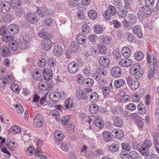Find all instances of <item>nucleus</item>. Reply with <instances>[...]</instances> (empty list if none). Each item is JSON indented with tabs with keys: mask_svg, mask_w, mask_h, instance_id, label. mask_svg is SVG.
I'll return each instance as SVG.
<instances>
[{
	"mask_svg": "<svg viewBox=\"0 0 159 159\" xmlns=\"http://www.w3.org/2000/svg\"><path fill=\"white\" fill-rule=\"evenodd\" d=\"M128 15L129 23L131 25H135L137 21L136 15L133 14H129Z\"/></svg>",
	"mask_w": 159,
	"mask_h": 159,
	"instance_id": "412c9836",
	"label": "nucleus"
},
{
	"mask_svg": "<svg viewBox=\"0 0 159 159\" xmlns=\"http://www.w3.org/2000/svg\"><path fill=\"white\" fill-rule=\"evenodd\" d=\"M102 134L103 139L105 141L108 142L111 140L112 137L110 132L105 131L103 132Z\"/></svg>",
	"mask_w": 159,
	"mask_h": 159,
	"instance_id": "a878e982",
	"label": "nucleus"
},
{
	"mask_svg": "<svg viewBox=\"0 0 159 159\" xmlns=\"http://www.w3.org/2000/svg\"><path fill=\"white\" fill-rule=\"evenodd\" d=\"M13 107L15 109L16 112L18 113H22L23 111V107L20 104H14L13 105Z\"/></svg>",
	"mask_w": 159,
	"mask_h": 159,
	"instance_id": "37998d69",
	"label": "nucleus"
},
{
	"mask_svg": "<svg viewBox=\"0 0 159 159\" xmlns=\"http://www.w3.org/2000/svg\"><path fill=\"white\" fill-rule=\"evenodd\" d=\"M147 59L148 63L150 64L153 62V64L154 65V62L156 61V56L155 54H152L150 55L148 53L147 54Z\"/></svg>",
	"mask_w": 159,
	"mask_h": 159,
	"instance_id": "c756f323",
	"label": "nucleus"
},
{
	"mask_svg": "<svg viewBox=\"0 0 159 159\" xmlns=\"http://www.w3.org/2000/svg\"><path fill=\"white\" fill-rule=\"evenodd\" d=\"M127 14L126 11H124L121 9H120L117 12V14L120 17L125 18L126 17Z\"/></svg>",
	"mask_w": 159,
	"mask_h": 159,
	"instance_id": "6e6d98bb",
	"label": "nucleus"
},
{
	"mask_svg": "<svg viewBox=\"0 0 159 159\" xmlns=\"http://www.w3.org/2000/svg\"><path fill=\"white\" fill-rule=\"evenodd\" d=\"M141 98V96L137 93H134L132 95V100L134 102H139Z\"/></svg>",
	"mask_w": 159,
	"mask_h": 159,
	"instance_id": "864d4df0",
	"label": "nucleus"
},
{
	"mask_svg": "<svg viewBox=\"0 0 159 159\" xmlns=\"http://www.w3.org/2000/svg\"><path fill=\"white\" fill-rule=\"evenodd\" d=\"M46 60L43 58H41L38 62V66L41 67H44L46 65Z\"/></svg>",
	"mask_w": 159,
	"mask_h": 159,
	"instance_id": "5fc2aeb1",
	"label": "nucleus"
},
{
	"mask_svg": "<svg viewBox=\"0 0 159 159\" xmlns=\"http://www.w3.org/2000/svg\"><path fill=\"white\" fill-rule=\"evenodd\" d=\"M125 83V81L122 79L116 80L114 85L116 88H119Z\"/></svg>",
	"mask_w": 159,
	"mask_h": 159,
	"instance_id": "58836bf2",
	"label": "nucleus"
},
{
	"mask_svg": "<svg viewBox=\"0 0 159 159\" xmlns=\"http://www.w3.org/2000/svg\"><path fill=\"white\" fill-rule=\"evenodd\" d=\"M38 35L40 37L43 38L45 39L48 38H52V37L50 34L46 32L43 31V30H41L40 32L38 33Z\"/></svg>",
	"mask_w": 159,
	"mask_h": 159,
	"instance_id": "72a5a7b5",
	"label": "nucleus"
},
{
	"mask_svg": "<svg viewBox=\"0 0 159 159\" xmlns=\"http://www.w3.org/2000/svg\"><path fill=\"white\" fill-rule=\"evenodd\" d=\"M114 124L117 127H121L124 125V121L120 117L116 116L114 118Z\"/></svg>",
	"mask_w": 159,
	"mask_h": 159,
	"instance_id": "aec40b11",
	"label": "nucleus"
},
{
	"mask_svg": "<svg viewBox=\"0 0 159 159\" xmlns=\"http://www.w3.org/2000/svg\"><path fill=\"white\" fill-rule=\"evenodd\" d=\"M0 54L3 57H7L10 55V49L6 46H2L0 49Z\"/></svg>",
	"mask_w": 159,
	"mask_h": 159,
	"instance_id": "9b49d317",
	"label": "nucleus"
},
{
	"mask_svg": "<svg viewBox=\"0 0 159 159\" xmlns=\"http://www.w3.org/2000/svg\"><path fill=\"white\" fill-rule=\"evenodd\" d=\"M98 52L100 54H104L106 53L107 48L105 46L102 44L100 43L97 46Z\"/></svg>",
	"mask_w": 159,
	"mask_h": 159,
	"instance_id": "cd10ccee",
	"label": "nucleus"
},
{
	"mask_svg": "<svg viewBox=\"0 0 159 159\" xmlns=\"http://www.w3.org/2000/svg\"><path fill=\"white\" fill-rule=\"evenodd\" d=\"M112 54L113 56L116 60H118L121 58V54L116 50L113 51Z\"/></svg>",
	"mask_w": 159,
	"mask_h": 159,
	"instance_id": "09e8293b",
	"label": "nucleus"
},
{
	"mask_svg": "<svg viewBox=\"0 0 159 159\" xmlns=\"http://www.w3.org/2000/svg\"><path fill=\"white\" fill-rule=\"evenodd\" d=\"M138 110L139 112L142 115H144L147 112L146 109L144 105L140 103L138 105Z\"/></svg>",
	"mask_w": 159,
	"mask_h": 159,
	"instance_id": "7c9ffc66",
	"label": "nucleus"
},
{
	"mask_svg": "<svg viewBox=\"0 0 159 159\" xmlns=\"http://www.w3.org/2000/svg\"><path fill=\"white\" fill-rule=\"evenodd\" d=\"M88 38L90 42L94 43L97 39V36L96 34H92L89 35Z\"/></svg>",
	"mask_w": 159,
	"mask_h": 159,
	"instance_id": "0e129e2a",
	"label": "nucleus"
},
{
	"mask_svg": "<svg viewBox=\"0 0 159 159\" xmlns=\"http://www.w3.org/2000/svg\"><path fill=\"white\" fill-rule=\"evenodd\" d=\"M41 117V116L39 114L34 117V125L35 127L39 128L42 126L43 121L40 118Z\"/></svg>",
	"mask_w": 159,
	"mask_h": 159,
	"instance_id": "ddd939ff",
	"label": "nucleus"
},
{
	"mask_svg": "<svg viewBox=\"0 0 159 159\" xmlns=\"http://www.w3.org/2000/svg\"><path fill=\"white\" fill-rule=\"evenodd\" d=\"M122 70L118 66H115L112 68L111 70V75L114 78H117L121 75Z\"/></svg>",
	"mask_w": 159,
	"mask_h": 159,
	"instance_id": "20e7f679",
	"label": "nucleus"
},
{
	"mask_svg": "<svg viewBox=\"0 0 159 159\" xmlns=\"http://www.w3.org/2000/svg\"><path fill=\"white\" fill-rule=\"evenodd\" d=\"M41 72L38 71H34L33 75V78L36 80H40V76L41 75Z\"/></svg>",
	"mask_w": 159,
	"mask_h": 159,
	"instance_id": "13d9d810",
	"label": "nucleus"
},
{
	"mask_svg": "<svg viewBox=\"0 0 159 159\" xmlns=\"http://www.w3.org/2000/svg\"><path fill=\"white\" fill-rule=\"evenodd\" d=\"M25 17L27 20L30 24H35L38 21L37 16L31 13H28L25 15Z\"/></svg>",
	"mask_w": 159,
	"mask_h": 159,
	"instance_id": "39448f33",
	"label": "nucleus"
},
{
	"mask_svg": "<svg viewBox=\"0 0 159 159\" xmlns=\"http://www.w3.org/2000/svg\"><path fill=\"white\" fill-rule=\"evenodd\" d=\"M97 50V49L95 48H92L90 50L87 51L85 53L86 57H88L90 56H92L93 57L96 56L98 53Z\"/></svg>",
	"mask_w": 159,
	"mask_h": 159,
	"instance_id": "4be33fe9",
	"label": "nucleus"
},
{
	"mask_svg": "<svg viewBox=\"0 0 159 159\" xmlns=\"http://www.w3.org/2000/svg\"><path fill=\"white\" fill-rule=\"evenodd\" d=\"M103 15L105 18L107 20H110L112 16L110 13L107 10L103 12Z\"/></svg>",
	"mask_w": 159,
	"mask_h": 159,
	"instance_id": "338daca9",
	"label": "nucleus"
},
{
	"mask_svg": "<svg viewBox=\"0 0 159 159\" xmlns=\"http://www.w3.org/2000/svg\"><path fill=\"white\" fill-rule=\"evenodd\" d=\"M99 110V107L96 104L91 105L90 106V111L92 114H94L97 112Z\"/></svg>",
	"mask_w": 159,
	"mask_h": 159,
	"instance_id": "a19ab883",
	"label": "nucleus"
},
{
	"mask_svg": "<svg viewBox=\"0 0 159 159\" xmlns=\"http://www.w3.org/2000/svg\"><path fill=\"white\" fill-rule=\"evenodd\" d=\"M143 11V15L146 17L149 16L152 11V9L150 8L148 6H144L140 7V11Z\"/></svg>",
	"mask_w": 159,
	"mask_h": 159,
	"instance_id": "a211bd4d",
	"label": "nucleus"
},
{
	"mask_svg": "<svg viewBox=\"0 0 159 159\" xmlns=\"http://www.w3.org/2000/svg\"><path fill=\"white\" fill-rule=\"evenodd\" d=\"M10 131L14 134L19 133L21 132L20 128L17 126L15 125L11 128Z\"/></svg>",
	"mask_w": 159,
	"mask_h": 159,
	"instance_id": "de8ad7c7",
	"label": "nucleus"
},
{
	"mask_svg": "<svg viewBox=\"0 0 159 159\" xmlns=\"http://www.w3.org/2000/svg\"><path fill=\"white\" fill-rule=\"evenodd\" d=\"M61 93L57 91H54L50 93L49 95V97L54 104L56 103L58 101V100L61 98Z\"/></svg>",
	"mask_w": 159,
	"mask_h": 159,
	"instance_id": "7ed1b4c3",
	"label": "nucleus"
},
{
	"mask_svg": "<svg viewBox=\"0 0 159 159\" xmlns=\"http://www.w3.org/2000/svg\"><path fill=\"white\" fill-rule=\"evenodd\" d=\"M109 150L112 152H118L119 149V146L116 143H114L110 145L109 148Z\"/></svg>",
	"mask_w": 159,
	"mask_h": 159,
	"instance_id": "ea45409f",
	"label": "nucleus"
},
{
	"mask_svg": "<svg viewBox=\"0 0 159 159\" xmlns=\"http://www.w3.org/2000/svg\"><path fill=\"white\" fill-rule=\"evenodd\" d=\"M89 16L92 19L96 18L97 17V14L96 12L93 10H90L88 13Z\"/></svg>",
	"mask_w": 159,
	"mask_h": 159,
	"instance_id": "4d7b16f0",
	"label": "nucleus"
},
{
	"mask_svg": "<svg viewBox=\"0 0 159 159\" xmlns=\"http://www.w3.org/2000/svg\"><path fill=\"white\" fill-rule=\"evenodd\" d=\"M98 95L96 92H91L90 94H89L86 97L87 99L89 98L90 100H92V101H97L99 98Z\"/></svg>",
	"mask_w": 159,
	"mask_h": 159,
	"instance_id": "bb28decb",
	"label": "nucleus"
},
{
	"mask_svg": "<svg viewBox=\"0 0 159 159\" xmlns=\"http://www.w3.org/2000/svg\"><path fill=\"white\" fill-rule=\"evenodd\" d=\"M131 66L132 68L130 71H133V74L140 69V65L138 63L133 64Z\"/></svg>",
	"mask_w": 159,
	"mask_h": 159,
	"instance_id": "a18cd8bd",
	"label": "nucleus"
},
{
	"mask_svg": "<svg viewBox=\"0 0 159 159\" xmlns=\"http://www.w3.org/2000/svg\"><path fill=\"white\" fill-rule=\"evenodd\" d=\"M43 77L47 81L51 80L52 77V72L50 70H49L48 69H45L43 71Z\"/></svg>",
	"mask_w": 159,
	"mask_h": 159,
	"instance_id": "dca6fc26",
	"label": "nucleus"
},
{
	"mask_svg": "<svg viewBox=\"0 0 159 159\" xmlns=\"http://www.w3.org/2000/svg\"><path fill=\"white\" fill-rule=\"evenodd\" d=\"M143 57V53L139 51L135 52L134 54V59L137 61L141 60Z\"/></svg>",
	"mask_w": 159,
	"mask_h": 159,
	"instance_id": "c9c22d12",
	"label": "nucleus"
},
{
	"mask_svg": "<svg viewBox=\"0 0 159 159\" xmlns=\"http://www.w3.org/2000/svg\"><path fill=\"white\" fill-rule=\"evenodd\" d=\"M66 108H70L72 107L73 102L69 98H67L64 102Z\"/></svg>",
	"mask_w": 159,
	"mask_h": 159,
	"instance_id": "c03bdc74",
	"label": "nucleus"
},
{
	"mask_svg": "<svg viewBox=\"0 0 159 159\" xmlns=\"http://www.w3.org/2000/svg\"><path fill=\"white\" fill-rule=\"evenodd\" d=\"M144 72L141 70H138L137 71L134 72L133 74V75L136 78L138 79V78H141L143 76Z\"/></svg>",
	"mask_w": 159,
	"mask_h": 159,
	"instance_id": "8fccbe9b",
	"label": "nucleus"
},
{
	"mask_svg": "<svg viewBox=\"0 0 159 159\" xmlns=\"http://www.w3.org/2000/svg\"><path fill=\"white\" fill-rule=\"evenodd\" d=\"M135 123L136 124L139 129H143L144 124L143 122L141 120H135Z\"/></svg>",
	"mask_w": 159,
	"mask_h": 159,
	"instance_id": "603ef678",
	"label": "nucleus"
},
{
	"mask_svg": "<svg viewBox=\"0 0 159 159\" xmlns=\"http://www.w3.org/2000/svg\"><path fill=\"white\" fill-rule=\"evenodd\" d=\"M93 30L94 33L96 34H101L103 31L102 26L98 25H96L93 28Z\"/></svg>",
	"mask_w": 159,
	"mask_h": 159,
	"instance_id": "f704fd0d",
	"label": "nucleus"
},
{
	"mask_svg": "<svg viewBox=\"0 0 159 159\" xmlns=\"http://www.w3.org/2000/svg\"><path fill=\"white\" fill-rule=\"evenodd\" d=\"M152 145V143L150 140L146 139L144 141L143 146L139 149V152L144 157H147L150 154L149 149Z\"/></svg>",
	"mask_w": 159,
	"mask_h": 159,
	"instance_id": "f257e3e1",
	"label": "nucleus"
},
{
	"mask_svg": "<svg viewBox=\"0 0 159 159\" xmlns=\"http://www.w3.org/2000/svg\"><path fill=\"white\" fill-rule=\"evenodd\" d=\"M108 10H107L111 14L112 16H114L116 12V8L113 6L110 5L108 7Z\"/></svg>",
	"mask_w": 159,
	"mask_h": 159,
	"instance_id": "3c124183",
	"label": "nucleus"
},
{
	"mask_svg": "<svg viewBox=\"0 0 159 159\" xmlns=\"http://www.w3.org/2000/svg\"><path fill=\"white\" fill-rule=\"evenodd\" d=\"M129 157L131 158L135 159L138 157V153L135 151H131L129 153Z\"/></svg>",
	"mask_w": 159,
	"mask_h": 159,
	"instance_id": "774afa93",
	"label": "nucleus"
},
{
	"mask_svg": "<svg viewBox=\"0 0 159 159\" xmlns=\"http://www.w3.org/2000/svg\"><path fill=\"white\" fill-rule=\"evenodd\" d=\"M132 31L134 33L137 34L139 38H140L143 36L142 31L140 27L136 25L132 28Z\"/></svg>",
	"mask_w": 159,
	"mask_h": 159,
	"instance_id": "6ab92c4d",
	"label": "nucleus"
},
{
	"mask_svg": "<svg viewBox=\"0 0 159 159\" xmlns=\"http://www.w3.org/2000/svg\"><path fill=\"white\" fill-rule=\"evenodd\" d=\"M11 5L14 7H16L20 5L21 3V0H11Z\"/></svg>",
	"mask_w": 159,
	"mask_h": 159,
	"instance_id": "69168bd1",
	"label": "nucleus"
},
{
	"mask_svg": "<svg viewBox=\"0 0 159 159\" xmlns=\"http://www.w3.org/2000/svg\"><path fill=\"white\" fill-rule=\"evenodd\" d=\"M9 46L12 51H15L18 48L19 45L17 42L15 40H12L10 42Z\"/></svg>",
	"mask_w": 159,
	"mask_h": 159,
	"instance_id": "473e14b6",
	"label": "nucleus"
},
{
	"mask_svg": "<svg viewBox=\"0 0 159 159\" xmlns=\"http://www.w3.org/2000/svg\"><path fill=\"white\" fill-rule=\"evenodd\" d=\"M121 53L124 57L128 58L130 55V50L129 48L124 47L121 50Z\"/></svg>",
	"mask_w": 159,
	"mask_h": 159,
	"instance_id": "c85d7f7f",
	"label": "nucleus"
},
{
	"mask_svg": "<svg viewBox=\"0 0 159 159\" xmlns=\"http://www.w3.org/2000/svg\"><path fill=\"white\" fill-rule=\"evenodd\" d=\"M10 4L7 2H2L0 4V11L2 13H6L10 8Z\"/></svg>",
	"mask_w": 159,
	"mask_h": 159,
	"instance_id": "1a4fd4ad",
	"label": "nucleus"
},
{
	"mask_svg": "<svg viewBox=\"0 0 159 159\" xmlns=\"http://www.w3.org/2000/svg\"><path fill=\"white\" fill-rule=\"evenodd\" d=\"M113 136L118 139H121L123 136L122 131L120 129H114L111 132Z\"/></svg>",
	"mask_w": 159,
	"mask_h": 159,
	"instance_id": "f8f14e48",
	"label": "nucleus"
},
{
	"mask_svg": "<svg viewBox=\"0 0 159 159\" xmlns=\"http://www.w3.org/2000/svg\"><path fill=\"white\" fill-rule=\"evenodd\" d=\"M34 149L33 147L30 146L26 150L25 153L27 155L31 156L33 154Z\"/></svg>",
	"mask_w": 159,
	"mask_h": 159,
	"instance_id": "e2e57ef3",
	"label": "nucleus"
},
{
	"mask_svg": "<svg viewBox=\"0 0 159 159\" xmlns=\"http://www.w3.org/2000/svg\"><path fill=\"white\" fill-rule=\"evenodd\" d=\"M51 39L48 38L43 41V46L45 50L48 51L51 48L52 42L50 39Z\"/></svg>",
	"mask_w": 159,
	"mask_h": 159,
	"instance_id": "2eb2a0df",
	"label": "nucleus"
},
{
	"mask_svg": "<svg viewBox=\"0 0 159 159\" xmlns=\"http://www.w3.org/2000/svg\"><path fill=\"white\" fill-rule=\"evenodd\" d=\"M78 43L75 41L71 43L70 48V50L71 52H75L77 51L79 48Z\"/></svg>",
	"mask_w": 159,
	"mask_h": 159,
	"instance_id": "2f4dec72",
	"label": "nucleus"
},
{
	"mask_svg": "<svg viewBox=\"0 0 159 159\" xmlns=\"http://www.w3.org/2000/svg\"><path fill=\"white\" fill-rule=\"evenodd\" d=\"M34 8L36 9V11H34L35 13L38 14L41 17H44L45 15V13H44L43 11V7H37L35 6H34Z\"/></svg>",
	"mask_w": 159,
	"mask_h": 159,
	"instance_id": "b1692460",
	"label": "nucleus"
},
{
	"mask_svg": "<svg viewBox=\"0 0 159 159\" xmlns=\"http://www.w3.org/2000/svg\"><path fill=\"white\" fill-rule=\"evenodd\" d=\"M19 30L18 25L15 24H11L7 28V31L10 34L15 35L18 33Z\"/></svg>",
	"mask_w": 159,
	"mask_h": 159,
	"instance_id": "423d86ee",
	"label": "nucleus"
},
{
	"mask_svg": "<svg viewBox=\"0 0 159 159\" xmlns=\"http://www.w3.org/2000/svg\"><path fill=\"white\" fill-rule=\"evenodd\" d=\"M56 65V61L53 58H49L48 60V65L51 67H55Z\"/></svg>",
	"mask_w": 159,
	"mask_h": 159,
	"instance_id": "052dcab7",
	"label": "nucleus"
},
{
	"mask_svg": "<svg viewBox=\"0 0 159 159\" xmlns=\"http://www.w3.org/2000/svg\"><path fill=\"white\" fill-rule=\"evenodd\" d=\"M121 159H129V153L126 151H122L120 155Z\"/></svg>",
	"mask_w": 159,
	"mask_h": 159,
	"instance_id": "bf43d9fd",
	"label": "nucleus"
},
{
	"mask_svg": "<svg viewBox=\"0 0 159 159\" xmlns=\"http://www.w3.org/2000/svg\"><path fill=\"white\" fill-rule=\"evenodd\" d=\"M76 95L77 98L80 99H84L86 98V93L82 90H78L76 91Z\"/></svg>",
	"mask_w": 159,
	"mask_h": 159,
	"instance_id": "393cba45",
	"label": "nucleus"
},
{
	"mask_svg": "<svg viewBox=\"0 0 159 159\" xmlns=\"http://www.w3.org/2000/svg\"><path fill=\"white\" fill-rule=\"evenodd\" d=\"M125 80L128 85L132 90H135L139 86L140 83L137 80H134L129 76L126 77Z\"/></svg>",
	"mask_w": 159,
	"mask_h": 159,
	"instance_id": "f03ea898",
	"label": "nucleus"
},
{
	"mask_svg": "<svg viewBox=\"0 0 159 159\" xmlns=\"http://www.w3.org/2000/svg\"><path fill=\"white\" fill-rule=\"evenodd\" d=\"M131 60L128 59H122L119 61L120 65L123 67H128L132 64Z\"/></svg>",
	"mask_w": 159,
	"mask_h": 159,
	"instance_id": "4468645a",
	"label": "nucleus"
},
{
	"mask_svg": "<svg viewBox=\"0 0 159 159\" xmlns=\"http://www.w3.org/2000/svg\"><path fill=\"white\" fill-rule=\"evenodd\" d=\"M100 40L103 43L108 44L110 40V39L109 36L106 35H101L99 36Z\"/></svg>",
	"mask_w": 159,
	"mask_h": 159,
	"instance_id": "4c0bfd02",
	"label": "nucleus"
},
{
	"mask_svg": "<svg viewBox=\"0 0 159 159\" xmlns=\"http://www.w3.org/2000/svg\"><path fill=\"white\" fill-rule=\"evenodd\" d=\"M155 66L154 65H150V67L151 69L149 71L148 78L149 79L152 78L154 76L155 73V71L156 68H155Z\"/></svg>",
	"mask_w": 159,
	"mask_h": 159,
	"instance_id": "49530a36",
	"label": "nucleus"
},
{
	"mask_svg": "<svg viewBox=\"0 0 159 159\" xmlns=\"http://www.w3.org/2000/svg\"><path fill=\"white\" fill-rule=\"evenodd\" d=\"M76 40L78 43L82 45L86 42L87 38L85 34L81 33L77 36Z\"/></svg>",
	"mask_w": 159,
	"mask_h": 159,
	"instance_id": "f3484780",
	"label": "nucleus"
},
{
	"mask_svg": "<svg viewBox=\"0 0 159 159\" xmlns=\"http://www.w3.org/2000/svg\"><path fill=\"white\" fill-rule=\"evenodd\" d=\"M83 80V85L87 87H92L94 83L93 80L90 78L84 79Z\"/></svg>",
	"mask_w": 159,
	"mask_h": 159,
	"instance_id": "5701e85b",
	"label": "nucleus"
},
{
	"mask_svg": "<svg viewBox=\"0 0 159 159\" xmlns=\"http://www.w3.org/2000/svg\"><path fill=\"white\" fill-rule=\"evenodd\" d=\"M79 67V65L76 62H72L68 65L67 68L70 73L74 74L76 72Z\"/></svg>",
	"mask_w": 159,
	"mask_h": 159,
	"instance_id": "0eeeda50",
	"label": "nucleus"
},
{
	"mask_svg": "<svg viewBox=\"0 0 159 159\" xmlns=\"http://www.w3.org/2000/svg\"><path fill=\"white\" fill-rule=\"evenodd\" d=\"M63 52V49L59 44H56L53 47L52 53L55 56L59 57L61 55Z\"/></svg>",
	"mask_w": 159,
	"mask_h": 159,
	"instance_id": "6e6552de",
	"label": "nucleus"
},
{
	"mask_svg": "<svg viewBox=\"0 0 159 159\" xmlns=\"http://www.w3.org/2000/svg\"><path fill=\"white\" fill-rule=\"evenodd\" d=\"M99 63L103 67H106L109 66L110 60L108 57L106 56L101 57L99 59Z\"/></svg>",
	"mask_w": 159,
	"mask_h": 159,
	"instance_id": "9d476101",
	"label": "nucleus"
},
{
	"mask_svg": "<svg viewBox=\"0 0 159 159\" xmlns=\"http://www.w3.org/2000/svg\"><path fill=\"white\" fill-rule=\"evenodd\" d=\"M103 94L105 97L107 96L111 91V89L108 87L106 86L102 89Z\"/></svg>",
	"mask_w": 159,
	"mask_h": 159,
	"instance_id": "680f3d73",
	"label": "nucleus"
},
{
	"mask_svg": "<svg viewBox=\"0 0 159 159\" xmlns=\"http://www.w3.org/2000/svg\"><path fill=\"white\" fill-rule=\"evenodd\" d=\"M81 29L82 32L85 34L90 32L91 30L90 26L86 23L83 25L81 27Z\"/></svg>",
	"mask_w": 159,
	"mask_h": 159,
	"instance_id": "e433bc0d",
	"label": "nucleus"
},
{
	"mask_svg": "<svg viewBox=\"0 0 159 159\" xmlns=\"http://www.w3.org/2000/svg\"><path fill=\"white\" fill-rule=\"evenodd\" d=\"M54 136L56 140L58 141H61L63 139V135L60 131H57L55 132Z\"/></svg>",
	"mask_w": 159,
	"mask_h": 159,
	"instance_id": "79ce46f5",
	"label": "nucleus"
}]
</instances>
